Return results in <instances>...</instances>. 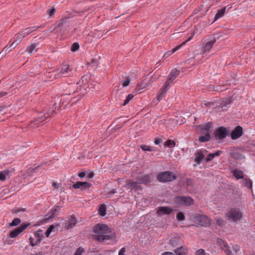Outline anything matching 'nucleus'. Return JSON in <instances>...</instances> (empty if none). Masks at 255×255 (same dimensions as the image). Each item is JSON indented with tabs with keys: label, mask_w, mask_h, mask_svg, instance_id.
Here are the masks:
<instances>
[{
	"label": "nucleus",
	"mask_w": 255,
	"mask_h": 255,
	"mask_svg": "<svg viewBox=\"0 0 255 255\" xmlns=\"http://www.w3.org/2000/svg\"><path fill=\"white\" fill-rule=\"evenodd\" d=\"M93 231L95 234L93 238L95 240L101 243L108 244L110 242L114 243L116 242V235L112 232L111 229L105 224H97L93 228Z\"/></svg>",
	"instance_id": "obj_1"
},
{
	"label": "nucleus",
	"mask_w": 255,
	"mask_h": 255,
	"mask_svg": "<svg viewBox=\"0 0 255 255\" xmlns=\"http://www.w3.org/2000/svg\"><path fill=\"white\" fill-rule=\"evenodd\" d=\"M190 219L194 223L202 227H208L211 224L210 219L204 215L193 214L190 216Z\"/></svg>",
	"instance_id": "obj_2"
},
{
	"label": "nucleus",
	"mask_w": 255,
	"mask_h": 255,
	"mask_svg": "<svg viewBox=\"0 0 255 255\" xmlns=\"http://www.w3.org/2000/svg\"><path fill=\"white\" fill-rule=\"evenodd\" d=\"M225 217L230 221L237 222L242 219V213L238 208H231L226 212Z\"/></svg>",
	"instance_id": "obj_3"
},
{
	"label": "nucleus",
	"mask_w": 255,
	"mask_h": 255,
	"mask_svg": "<svg viewBox=\"0 0 255 255\" xmlns=\"http://www.w3.org/2000/svg\"><path fill=\"white\" fill-rule=\"evenodd\" d=\"M175 203L178 205L190 206L194 203L193 199L189 196H179L175 197L174 199Z\"/></svg>",
	"instance_id": "obj_4"
},
{
	"label": "nucleus",
	"mask_w": 255,
	"mask_h": 255,
	"mask_svg": "<svg viewBox=\"0 0 255 255\" xmlns=\"http://www.w3.org/2000/svg\"><path fill=\"white\" fill-rule=\"evenodd\" d=\"M176 178V176L171 172L165 171L159 173L157 176L158 180L162 182L171 181Z\"/></svg>",
	"instance_id": "obj_5"
},
{
	"label": "nucleus",
	"mask_w": 255,
	"mask_h": 255,
	"mask_svg": "<svg viewBox=\"0 0 255 255\" xmlns=\"http://www.w3.org/2000/svg\"><path fill=\"white\" fill-rule=\"evenodd\" d=\"M57 75H55L56 78L61 76L68 77L71 75V70L68 65L63 64L57 69Z\"/></svg>",
	"instance_id": "obj_6"
},
{
	"label": "nucleus",
	"mask_w": 255,
	"mask_h": 255,
	"mask_svg": "<svg viewBox=\"0 0 255 255\" xmlns=\"http://www.w3.org/2000/svg\"><path fill=\"white\" fill-rule=\"evenodd\" d=\"M30 223H25L21 224V225L15 228L14 230L10 232L9 237L11 238H14L16 237L18 235L22 233L24 230H25L29 226H30Z\"/></svg>",
	"instance_id": "obj_7"
},
{
	"label": "nucleus",
	"mask_w": 255,
	"mask_h": 255,
	"mask_svg": "<svg viewBox=\"0 0 255 255\" xmlns=\"http://www.w3.org/2000/svg\"><path fill=\"white\" fill-rule=\"evenodd\" d=\"M217 244L221 249L224 251L227 255H234L231 250L230 247L228 246V243L225 241L218 238L217 240Z\"/></svg>",
	"instance_id": "obj_8"
},
{
	"label": "nucleus",
	"mask_w": 255,
	"mask_h": 255,
	"mask_svg": "<svg viewBox=\"0 0 255 255\" xmlns=\"http://www.w3.org/2000/svg\"><path fill=\"white\" fill-rule=\"evenodd\" d=\"M194 34H195V33L194 32L190 37H189L186 41L183 42L181 45H179L175 47V48H173L172 49V50H169V51H167L163 56L162 58L163 59L167 58V57L170 56L171 55H172L173 53H174L175 52H176L177 50L179 49L182 45L185 44V43H186L187 42L189 41L192 39V38L194 35Z\"/></svg>",
	"instance_id": "obj_9"
},
{
	"label": "nucleus",
	"mask_w": 255,
	"mask_h": 255,
	"mask_svg": "<svg viewBox=\"0 0 255 255\" xmlns=\"http://www.w3.org/2000/svg\"><path fill=\"white\" fill-rule=\"evenodd\" d=\"M227 135V130L224 127H221L215 131V137L217 139H222Z\"/></svg>",
	"instance_id": "obj_10"
},
{
	"label": "nucleus",
	"mask_w": 255,
	"mask_h": 255,
	"mask_svg": "<svg viewBox=\"0 0 255 255\" xmlns=\"http://www.w3.org/2000/svg\"><path fill=\"white\" fill-rule=\"evenodd\" d=\"M126 184L125 187L127 188L132 189L135 190H141V187L138 181H133L132 180H127Z\"/></svg>",
	"instance_id": "obj_11"
},
{
	"label": "nucleus",
	"mask_w": 255,
	"mask_h": 255,
	"mask_svg": "<svg viewBox=\"0 0 255 255\" xmlns=\"http://www.w3.org/2000/svg\"><path fill=\"white\" fill-rule=\"evenodd\" d=\"M156 213L159 216L164 215H169L173 211V209L168 207H159L156 209Z\"/></svg>",
	"instance_id": "obj_12"
},
{
	"label": "nucleus",
	"mask_w": 255,
	"mask_h": 255,
	"mask_svg": "<svg viewBox=\"0 0 255 255\" xmlns=\"http://www.w3.org/2000/svg\"><path fill=\"white\" fill-rule=\"evenodd\" d=\"M243 134V128L240 126H237L231 133V138L236 139L242 136Z\"/></svg>",
	"instance_id": "obj_13"
},
{
	"label": "nucleus",
	"mask_w": 255,
	"mask_h": 255,
	"mask_svg": "<svg viewBox=\"0 0 255 255\" xmlns=\"http://www.w3.org/2000/svg\"><path fill=\"white\" fill-rule=\"evenodd\" d=\"M40 168V165L34 167H30L27 170L26 173L23 175L24 178L27 179L28 180H30L31 177L33 175V174L37 172V170Z\"/></svg>",
	"instance_id": "obj_14"
},
{
	"label": "nucleus",
	"mask_w": 255,
	"mask_h": 255,
	"mask_svg": "<svg viewBox=\"0 0 255 255\" xmlns=\"http://www.w3.org/2000/svg\"><path fill=\"white\" fill-rule=\"evenodd\" d=\"M91 184L87 182H80L78 181L73 185V187L74 189H80L84 190L89 189L91 186Z\"/></svg>",
	"instance_id": "obj_15"
},
{
	"label": "nucleus",
	"mask_w": 255,
	"mask_h": 255,
	"mask_svg": "<svg viewBox=\"0 0 255 255\" xmlns=\"http://www.w3.org/2000/svg\"><path fill=\"white\" fill-rule=\"evenodd\" d=\"M50 115L49 113H39L37 117L33 122V124L37 125L39 123H42L46 120L47 118L49 117Z\"/></svg>",
	"instance_id": "obj_16"
},
{
	"label": "nucleus",
	"mask_w": 255,
	"mask_h": 255,
	"mask_svg": "<svg viewBox=\"0 0 255 255\" xmlns=\"http://www.w3.org/2000/svg\"><path fill=\"white\" fill-rule=\"evenodd\" d=\"M207 151L205 149H201L197 151L196 153L195 161L197 163H200L201 161L203 159L205 154Z\"/></svg>",
	"instance_id": "obj_17"
},
{
	"label": "nucleus",
	"mask_w": 255,
	"mask_h": 255,
	"mask_svg": "<svg viewBox=\"0 0 255 255\" xmlns=\"http://www.w3.org/2000/svg\"><path fill=\"white\" fill-rule=\"evenodd\" d=\"M24 37H25V36L22 34L21 31L16 34L14 36L15 39L11 43V46H13V47H15Z\"/></svg>",
	"instance_id": "obj_18"
},
{
	"label": "nucleus",
	"mask_w": 255,
	"mask_h": 255,
	"mask_svg": "<svg viewBox=\"0 0 255 255\" xmlns=\"http://www.w3.org/2000/svg\"><path fill=\"white\" fill-rule=\"evenodd\" d=\"M24 37H25V36L22 34L21 31L16 34L14 36L15 39L11 43V46H13V47H15Z\"/></svg>",
	"instance_id": "obj_19"
},
{
	"label": "nucleus",
	"mask_w": 255,
	"mask_h": 255,
	"mask_svg": "<svg viewBox=\"0 0 255 255\" xmlns=\"http://www.w3.org/2000/svg\"><path fill=\"white\" fill-rule=\"evenodd\" d=\"M137 180L140 184H147L151 181L150 176L148 174L138 176Z\"/></svg>",
	"instance_id": "obj_20"
},
{
	"label": "nucleus",
	"mask_w": 255,
	"mask_h": 255,
	"mask_svg": "<svg viewBox=\"0 0 255 255\" xmlns=\"http://www.w3.org/2000/svg\"><path fill=\"white\" fill-rule=\"evenodd\" d=\"M216 42V39L215 38H213V39L211 40L210 41L207 42L205 45L203 46L202 48V51L204 52H209V50L211 49V48L213 47V45Z\"/></svg>",
	"instance_id": "obj_21"
},
{
	"label": "nucleus",
	"mask_w": 255,
	"mask_h": 255,
	"mask_svg": "<svg viewBox=\"0 0 255 255\" xmlns=\"http://www.w3.org/2000/svg\"><path fill=\"white\" fill-rule=\"evenodd\" d=\"M212 124L211 123L209 122L203 125H200L199 126V128L201 130V132L202 134H204L205 133L209 132V130L211 128Z\"/></svg>",
	"instance_id": "obj_22"
},
{
	"label": "nucleus",
	"mask_w": 255,
	"mask_h": 255,
	"mask_svg": "<svg viewBox=\"0 0 255 255\" xmlns=\"http://www.w3.org/2000/svg\"><path fill=\"white\" fill-rule=\"evenodd\" d=\"M179 74V71L176 69H172L168 76L169 80L173 81Z\"/></svg>",
	"instance_id": "obj_23"
},
{
	"label": "nucleus",
	"mask_w": 255,
	"mask_h": 255,
	"mask_svg": "<svg viewBox=\"0 0 255 255\" xmlns=\"http://www.w3.org/2000/svg\"><path fill=\"white\" fill-rule=\"evenodd\" d=\"M187 249L186 247L182 246L174 250L175 253L177 255H184L187 253Z\"/></svg>",
	"instance_id": "obj_24"
},
{
	"label": "nucleus",
	"mask_w": 255,
	"mask_h": 255,
	"mask_svg": "<svg viewBox=\"0 0 255 255\" xmlns=\"http://www.w3.org/2000/svg\"><path fill=\"white\" fill-rule=\"evenodd\" d=\"M226 7H224L223 8L219 10L215 15L214 18V21L218 20L220 18L222 17L226 12Z\"/></svg>",
	"instance_id": "obj_25"
},
{
	"label": "nucleus",
	"mask_w": 255,
	"mask_h": 255,
	"mask_svg": "<svg viewBox=\"0 0 255 255\" xmlns=\"http://www.w3.org/2000/svg\"><path fill=\"white\" fill-rule=\"evenodd\" d=\"M167 89L166 88L163 87L159 90L158 94H157V99L159 101L161 100L164 97V95L166 93Z\"/></svg>",
	"instance_id": "obj_26"
},
{
	"label": "nucleus",
	"mask_w": 255,
	"mask_h": 255,
	"mask_svg": "<svg viewBox=\"0 0 255 255\" xmlns=\"http://www.w3.org/2000/svg\"><path fill=\"white\" fill-rule=\"evenodd\" d=\"M233 174L237 179L243 178L244 173L243 171L239 169H235L233 171Z\"/></svg>",
	"instance_id": "obj_27"
},
{
	"label": "nucleus",
	"mask_w": 255,
	"mask_h": 255,
	"mask_svg": "<svg viewBox=\"0 0 255 255\" xmlns=\"http://www.w3.org/2000/svg\"><path fill=\"white\" fill-rule=\"evenodd\" d=\"M204 135H202L199 137V140L201 142H206L210 140V134L209 132L205 133Z\"/></svg>",
	"instance_id": "obj_28"
},
{
	"label": "nucleus",
	"mask_w": 255,
	"mask_h": 255,
	"mask_svg": "<svg viewBox=\"0 0 255 255\" xmlns=\"http://www.w3.org/2000/svg\"><path fill=\"white\" fill-rule=\"evenodd\" d=\"M77 223V220L75 217L71 216L68 221V228H71L74 227Z\"/></svg>",
	"instance_id": "obj_29"
},
{
	"label": "nucleus",
	"mask_w": 255,
	"mask_h": 255,
	"mask_svg": "<svg viewBox=\"0 0 255 255\" xmlns=\"http://www.w3.org/2000/svg\"><path fill=\"white\" fill-rule=\"evenodd\" d=\"M59 209L60 208L58 206L55 207L54 208L51 209L49 213V214H50V215L48 217H47V219H50L53 218L56 214V212H58Z\"/></svg>",
	"instance_id": "obj_30"
},
{
	"label": "nucleus",
	"mask_w": 255,
	"mask_h": 255,
	"mask_svg": "<svg viewBox=\"0 0 255 255\" xmlns=\"http://www.w3.org/2000/svg\"><path fill=\"white\" fill-rule=\"evenodd\" d=\"M140 147L143 151H156V148L144 144L141 145Z\"/></svg>",
	"instance_id": "obj_31"
},
{
	"label": "nucleus",
	"mask_w": 255,
	"mask_h": 255,
	"mask_svg": "<svg viewBox=\"0 0 255 255\" xmlns=\"http://www.w3.org/2000/svg\"><path fill=\"white\" fill-rule=\"evenodd\" d=\"M99 213L102 216H104L106 213V207L104 204H102L100 206L99 209Z\"/></svg>",
	"instance_id": "obj_32"
},
{
	"label": "nucleus",
	"mask_w": 255,
	"mask_h": 255,
	"mask_svg": "<svg viewBox=\"0 0 255 255\" xmlns=\"http://www.w3.org/2000/svg\"><path fill=\"white\" fill-rule=\"evenodd\" d=\"M243 184L247 187L252 188V182L250 179L247 178H244L243 180Z\"/></svg>",
	"instance_id": "obj_33"
},
{
	"label": "nucleus",
	"mask_w": 255,
	"mask_h": 255,
	"mask_svg": "<svg viewBox=\"0 0 255 255\" xmlns=\"http://www.w3.org/2000/svg\"><path fill=\"white\" fill-rule=\"evenodd\" d=\"M37 46V44H33L28 46L26 48V51L29 53H32L35 49Z\"/></svg>",
	"instance_id": "obj_34"
},
{
	"label": "nucleus",
	"mask_w": 255,
	"mask_h": 255,
	"mask_svg": "<svg viewBox=\"0 0 255 255\" xmlns=\"http://www.w3.org/2000/svg\"><path fill=\"white\" fill-rule=\"evenodd\" d=\"M67 18H63L56 22L57 27H61L63 24H65L67 21Z\"/></svg>",
	"instance_id": "obj_35"
},
{
	"label": "nucleus",
	"mask_w": 255,
	"mask_h": 255,
	"mask_svg": "<svg viewBox=\"0 0 255 255\" xmlns=\"http://www.w3.org/2000/svg\"><path fill=\"white\" fill-rule=\"evenodd\" d=\"M21 222V220L19 218H14L12 222L10 223L11 226H16L18 225Z\"/></svg>",
	"instance_id": "obj_36"
},
{
	"label": "nucleus",
	"mask_w": 255,
	"mask_h": 255,
	"mask_svg": "<svg viewBox=\"0 0 255 255\" xmlns=\"http://www.w3.org/2000/svg\"><path fill=\"white\" fill-rule=\"evenodd\" d=\"M55 229V227L53 225H50L47 229L45 233V235L47 237H48L51 233Z\"/></svg>",
	"instance_id": "obj_37"
},
{
	"label": "nucleus",
	"mask_w": 255,
	"mask_h": 255,
	"mask_svg": "<svg viewBox=\"0 0 255 255\" xmlns=\"http://www.w3.org/2000/svg\"><path fill=\"white\" fill-rule=\"evenodd\" d=\"M175 145V142L171 139H169L165 142V145L169 147H173Z\"/></svg>",
	"instance_id": "obj_38"
},
{
	"label": "nucleus",
	"mask_w": 255,
	"mask_h": 255,
	"mask_svg": "<svg viewBox=\"0 0 255 255\" xmlns=\"http://www.w3.org/2000/svg\"><path fill=\"white\" fill-rule=\"evenodd\" d=\"M133 96L132 94H129L126 98V100L124 101L123 106H125L127 104H128L129 101L133 98Z\"/></svg>",
	"instance_id": "obj_39"
},
{
	"label": "nucleus",
	"mask_w": 255,
	"mask_h": 255,
	"mask_svg": "<svg viewBox=\"0 0 255 255\" xmlns=\"http://www.w3.org/2000/svg\"><path fill=\"white\" fill-rule=\"evenodd\" d=\"M79 48V45L78 43L75 42L72 45L71 47V51L75 52Z\"/></svg>",
	"instance_id": "obj_40"
},
{
	"label": "nucleus",
	"mask_w": 255,
	"mask_h": 255,
	"mask_svg": "<svg viewBox=\"0 0 255 255\" xmlns=\"http://www.w3.org/2000/svg\"><path fill=\"white\" fill-rule=\"evenodd\" d=\"M46 12L49 17H51L55 14V9L54 7H51L50 9L47 10Z\"/></svg>",
	"instance_id": "obj_41"
},
{
	"label": "nucleus",
	"mask_w": 255,
	"mask_h": 255,
	"mask_svg": "<svg viewBox=\"0 0 255 255\" xmlns=\"http://www.w3.org/2000/svg\"><path fill=\"white\" fill-rule=\"evenodd\" d=\"M176 218L178 221H183L185 219V216L182 212L177 213Z\"/></svg>",
	"instance_id": "obj_42"
},
{
	"label": "nucleus",
	"mask_w": 255,
	"mask_h": 255,
	"mask_svg": "<svg viewBox=\"0 0 255 255\" xmlns=\"http://www.w3.org/2000/svg\"><path fill=\"white\" fill-rule=\"evenodd\" d=\"M11 48H13V46H11V44L10 45L6 46L3 49L1 52L4 53V54H6L8 53L11 50Z\"/></svg>",
	"instance_id": "obj_43"
},
{
	"label": "nucleus",
	"mask_w": 255,
	"mask_h": 255,
	"mask_svg": "<svg viewBox=\"0 0 255 255\" xmlns=\"http://www.w3.org/2000/svg\"><path fill=\"white\" fill-rule=\"evenodd\" d=\"M232 249L233 251L236 253H238L240 251V246L237 245H234L232 247Z\"/></svg>",
	"instance_id": "obj_44"
},
{
	"label": "nucleus",
	"mask_w": 255,
	"mask_h": 255,
	"mask_svg": "<svg viewBox=\"0 0 255 255\" xmlns=\"http://www.w3.org/2000/svg\"><path fill=\"white\" fill-rule=\"evenodd\" d=\"M172 82H173L172 81L169 80L168 78H167V80L165 82L163 87H164V88H166V89H168V88L170 87V84Z\"/></svg>",
	"instance_id": "obj_45"
},
{
	"label": "nucleus",
	"mask_w": 255,
	"mask_h": 255,
	"mask_svg": "<svg viewBox=\"0 0 255 255\" xmlns=\"http://www.w3.org/2000/svg\"><path fill=\"white\" fill-rule=\"evenodd\" d=\"M84 249L81 247H79L75 252L74 255H81Z\"/></svg>",
	"instance_id": "obj_46"
},
{
	"label": "nucleus",
	"mask_w": 255,
	"mask_h": 255,
	"mask_svg": "<svg viewBox=\"0 0 255 255\" xmlns=\"http://www.w3.org/2000/svg\"><path fill=\"white\" fill-rule=\"evenodd\" d=\"M216 222L217 224L220 226H223L225 224V221L219 218L216 219Z\"/></svg>",
	"instance_id": "obj_47"
},
{
	"label": "nucleus",
	"mask_w": 255,
	"mask_h": 255,
	"mask_svg": "<svg viewBox=\"0 0 255 255\" xmlns=\"http://www.w3.org/2000/svg\"><path fill=\"white\" fill-rule=\"evenodd\" d=\"M13 213H17L20 212H23L25 211V208H17V209H14L12 210Z\"/></svg>",
	"instance_id": "obj_48"
},
{
	"label": "nucleus",
	"mask_w": 255,
	"mask_h": 255,
	"mask_svg": "<svg viewBox=\"0 0 255 255\" xmlns=\"http://www.w3.org/2000/svg\"><path fill=\"white\" fill-rule=\"evenodd\" d=\"M196 255H205V251L203 249H199L195 253Z\"/></svg>",
	"instance_id": "obj_49"
},
{
	"label": "nucleus",
	"mask_w": 255,
	"mask_h": 255,
	"mask_svg": "<svg viewBox=\"0 0 255 255\" xmlns=\"http://www.w3.org/2000/svg\"><path fill=\"white\" fill-rule=\"evenodd\" d=\"M213 158H214V155L213 153H210L208 154V157H207L206 160L208 162L211 160Z\"/></svg>",
	"instance_id": "obj_50"
},
{
	"label": "nucleus",
	"mask_w": 255,
	"mask_h": 255,
	"mask_svg": "<svg viewBox=\"0 0 255 255\" xmlns=\"http://www.w3.org/2000/svg\"><path fill=\"white\" fill-rule=\"evenodd\" d=\"M2 172L5 177L6 176L9 175L10 174V173H11L12 172L11 171L8 170V169L4 170L3 171H2Z\"/></svg>",
	"instance_id": "obj_51"
},
{
	"label": "nucleus",
	"mask_w": 255,
	"mask_h": 255,
	"mask_svg": "<svg viewBox=\"0 0 255 255\" xmlns=\"http://www.w3.org/2000/svg\"><path fill=\"white\" fill-rule=\"evenodd\" d=\"M125 252L126 248L125 247H123L119 251L118 255H125Z\"/></svg>",
	"instance_id": "obj_52"
},
{
	"label": "nucleus",
	"mask_w": 255,
	"mask_h": 255,
	"mask_svg": "<svg viewBox=\"0 0 255 255\" xmlns=\"http://www.w3.org/2000/svg\"><path fill=\"white\" fill-rule=\"evenodd\" d=\"M129 84V80L128 79L125 80L122 84L123 87L128 86Z\"/></svg>",
	"instance_id": "obj_53"
},
{
	"label": "nucleus",
	"mask_w": 255,
	"mask_h": 255,
	"mask_svg": "<svg viewBox=\"0 0 255 255\" xmlns=\"http://www.w3.org/2000/svg\"><path fill=\"white\" fill-rule=\"evenodd\" d=\"M6 179L5 176L3 174L2 171H0V180L4 181Z\"/></svg>",
	"instance_id": "obj_54"
},
{
	"label": "nucleus",
	"mask_w": 255,
	"mask_h": 255,
	"mask_svg": "<svg viewBox=\"0 0 255 255\" xmlns=\"http://www.w3.org/2000/svg\"><path fill=\"white\" fill-rule=\"evenodd\" d=\"M41 27V26H34L30 27V28L31 29V32H32L34 31H36V30L38 29V28H39Z\"/></svg>",
	"instance_id": "obj_55"
},
{
	"label": "nucleus",
	"mask_w": 255,
	"mask_h": 255,
	"mask_svg": "<svg viewBox=\"0 0 255 255\" xmlns=\"http://www.w3.org/2000/svg\"><path fill=\"white\" fill-rule=\"evenodd\" d=\"M29 241L30 244L32 247L36 245V244H35V242H34V239L32 237H31L29 238Z\"/></svg>",
	"instance_id": "obj_56"
},
{
	"label": "nucleus",
	"mask_w": 255,
	"mask_h": 255,
	"mask_svg": "<svg viewBox=\"0 0 255 255\" xmlns=\"http://www.w3.org/2000/svg\"><path fill=\"white\" fill-rule=\"evenodd\" d=\"M222 152V151L221 150H218L215 153H213L214 155V157L215 156H219L220 155L221 153Z\"/></svg>",
	"instance_id": "obj_57"
},
{
	"label": "nucleus",
	"mask_w": 255,
	"mask_h": 255,
	"mask_svg": "<svg viewBox=\"0 0 255 255\" xmlns=\"http://www.w3.org/2000/svg\"><path fill=\"white\" fill-rule=\"evenodd\" d=\"M86 175V173L85 172H81L78 174V176L80 178H83L85 177Z\"/></svg>",
	"instance_id": "obj_58"
},
{
	"label": "nucleus",
	"mask_w": 255,
	"mask_h": 255,
	"mask_svg": "<svg viewBox=\"0 0 255 255\" xmlns=\"http://www.w3.org/2000/svg\"><path fill=\"white\" fill-rule=\"evenodd\" d=\"M162 255H175V254L173 253L166 252L163 253Z\"/></svg>",
	"instance_id": "obj_59"
},
{
	"label": "nucleus",
	"mask_w": 255,
	"mask_h": 255,
	"mask_svg": "<svg viewBox=\"0 0 255 255\" xmlns=\"http://www.w3.org/2000/svg\"><path fill=\"white\" fill-rule=\"evenodd\" d=\"M7 94V93L5 92L2 91V92H0V98H1V97H2L3 96H6Z\"/></svg>",
	"instance_id": "obj_60"
},
{
	"label": "nucleus",
	"mask_w": 255,
	"mask_h": 255,
	"mask_svg": "<svg viewBox=\"0 0 255 255\" xmlns=\"http://www.w3.org/2000/svg\"><path fill=\"white\" fill-rule=\"evenodd\" d=\"M36 239H37V240L35 242V244H36V245L40 243V242L41 241V237H38V238H36Z\"/></svg>",
	"instance_id": "obj_61"
},
{
	"label": "nucleus",
	"mask_w": 255,
	"mask_h": 255,
	"mask_svg": "<svg viewBox=\"0 0 255 255\" xmlns=\"http://www.w3.org/2000/svg\"><path fill=\"white\" fill-rule=\"evenodd\" d=\"M154 142L156 145H158L160 143V140L159 139L156 138L154 140Z\"/></svg>",
	"instance_id": "obj_62"
},
{
	"label": "nucleus",
	"mask_w": 255,
	"mask_h": 255,
	"mask_svg": "<svg viewBox=\"0 0 255 255\" xmlns=\"http://www.w3.org/2000/svg\"><path fill=\"white\" fill-rule=\"evenodd\" d=\"M52 186L55 189H58V187H59V185L58 184H57L56 183L54 182L52 183Z\"/></svg>",
	"instance_id": "obj_63"
},
{
	"label": "nucleus",
	"mask_w": 255,
	"mask_h": 255,
	"mask_svg": "<svg viewBox=\"0 0 255 255\" xmlns=\"http://www.w3.org/2000/svg\"><path fill=\"white\" fill-rule=\"evenodd\" d=\"M25 29L27 32V33H28V34H29L30 33H31L32 32L30 27H28Z\"/></svg>",
	"instance_id": "obj_64"
}]
</instances>
